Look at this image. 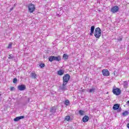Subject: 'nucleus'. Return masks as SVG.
I'll return each mask as SVG.
<instances>
[{
  "label": "nucleus",
  "instance_id": "f257e3e1",
  "mask_svg": "<svg viewBox=\"0 0 129 129\" xmlns=\"http://www.w3.org/2000/svg\"><path fill=\"white\" fill-rule=\"evenodd\" d=\"M61 60V56L60 55H58L57 56L51 55L48 57V60L49 61V62H53V61L60 62Z\"/></svg>",
  "mask_w": 129,
  "mask_h": 129
},
{
  "label": "nucleus",
  "instance_id": "f03ea898",
  "mask_svg": "<svg viewBox=\"0 0 129 129\" xmlns=\"http://www.w3.org/2000/svg\"><path fill=\"white\" fill-rule=\"evenodd\" d=\"M94 36L97 39H99L101 36V29L100 28L97 27L95 30Z\"/></svg>",
  "mask_w": 129,
  "mask_h": 129
},
{
  "label": "nucleus",
  "instance_id": "7ed1b4c3",
  "mask_svg": "<svg viewBox=\"0 0 129 129\" xmlns=\"http://www.w3.org/2000/svg\"><path fill=\"white\" fill-rule=\"evenodd\" d=\"M69 80H70V75L67 74L62 78L63 83L68 84Z\"/></svg>",
  "mask_w": 129,
  "mask_h": 129
},
{
  "label": "nucleus",
  "instance_id": "20e7f679",
  "mask_svg": "<svg viewBox=\"0 0 129 129\" xmlns=\"http://www.w3.org/2000/svg\"><path fill=\"white\" fill-rule=\"evenodd\" d=\"M113 110H116L117 112H120L121 111V107H120V104H114L113 106Z\"/></svg>",
  "mask_w": 129,
  "mask_h": 129
},
{
  "label": "nucleus",
  "instance_id": "39448f33",
  "mask_svg": "<svg viewBox=\"0 0 129 129\" xmlns=\"http://www.w3.org/2000/svg\"><path fill=\"white\" fill-rule=\"evenodd\" d=\"M112 92L115 95H119L121 93V91L119 88H113Z\"/></svg>",
  "mask_w": 129,
  "mask_h": 129
},
{
  "label": "nucleus",
  "instance_id": "423d86ee",
  "mask_svg": "<svg viewBox=\"0 0 129 129\" xmlns=\"http://www.w3.org/2000/svg\"><path fill=\"white\" fill-rule=\"evenodd\" d=\"M35 10H36V8H35V5H33L32 3H30L28 5V11H29V13H33Z\"/></svg>",
  "mask_w": 129,
  "mask_h": 129
},
{
  "label": "nucleus",
  "instance_id": "0eeeda50",
  "mask_svg": "<svg viewBox=\"0 0 129 129\" xmlns=\"http://www.w3.org/2000/svg\"><path fill=\"white\" fill-rule=\"evenodd\" d=\"M119 10V8L117 6H115L113 7L112 8H111V12L113 14L117 13V12H118Z\"/></svg>",
  "mask_w": 129,
  "mask_h": 129
},
{
  "label": "nucleus",
  "instance_id": "6e6552de",
  "mask_svg": "<svg viewBox=\"0 0 129 129\" xmlns=\"http://www.w3.org/2000/svg\"><path fill=\"white\" fill-rule=\"evenodd\" d=\"M102 73L103 76H109L110 74L109 71L107 69L103 70L102 71Z\"/></svg>",
  "mask_w": 129,
  "mask_h": 129
},
{
  "label": "nucleus",
  "instance_id": "1a4fd4ad",
  "mask_svg": "<svg viewBox=\"0 0 129 129\" xmlns=\"http://www.w3.org/2000/svg\"><path fill=\"white\" fill-rule=\"evenodd\" d=\"M26 85L24 84H22L18 86V89L20 91H24V90H26Z\"/></svg>",
  "mask_w": 129,
  "mask_h": 129
},
{
  "label": "nucleus",
  "instance_id": "9d476101",
  "mask_svg": "<svg viewBox=\"0 0 129 129\" xmlns=\"http://www.w3.org/2000/svg\"><path fill=\"white\" fill-rule=\"evenodd\" d=\"M66 85H67V84L66 83H63L62 85L59 87V89L62 91L66 90V89H67V86H66Z\"/></svg>",
  "mask_w": 129,
  "mask_h": 129
},
{
  "label": "nucleus",
  "instance_id": "9b49d317",
  "mask_svg": "<svg viewBox=\"0 0 129 129\" xmlns=\"http://www.w3.org/2000/svg\"><path fill=\"white\" fill-rule=\"evenodd\" d=\"M24 118H25V116H20L15 117L14 119V121L17 122V121H19V120H20V119H23Z\"/></svg>",
  "mask_w": 129,
  "mask_h": 129
},
{
  "label": "nucleus",
  "instance_id": "f8f14e48",
  "mask_svg": "<svg viewBox=\"0 0 129 129\" xmlns=\"http://www.w3.org/2000/svg\"><path fill=\"white\" fill-rule=\"evenodd\" d=\"M94 30H95V26L93 25L91 27L90 36H93V35L94 34Z\"/></svg>",
  "mask_w": 129,
  "mask_h": 129
},
{
  "label": "nucleus",
  "instance_id": "ddd939ff",
  "mask_svg": "<svg viewBox=\"0 0 129 129\" xmlns=\"http://www.w3.org/2000/svg\"><path fill=\"white\" fill-rule=\"evenodd\" d=\"M82 120L83 122H87V121L89 120V116L85 115L83 117Z\"/></svg>",
  "mask_w": 129,
  "mask_h": 129
},
{
  "label": "nucleus",
  "instance_id": "4468645a",
  "mask_svg": "<svg viewBox=\"0 0 129 129\" xmlns=\"http://www.w3.org/2000/svg\"><path fill=\"white\" fill-rule=\"evenodd\" d=\"M50 112L52 113V114H54L55 112H56V107H52L50 108Z\"/></svg>",
  "mask_w": 129,
  "mask_h": 129
},
{
  "label": "nucleus",
  "instance_id": "2eb2a0df",
  "mask_svg": "<svg viewBox=\"0 0 129 129\" xmlns=\"http://www.w3.org/2000/svg\"><path fill=\"white\" fill-rule=\"evenodd\" d=\"M95 90H96L95 87L92 86L91 89L88 90V92L90 93H92V92H95Z\"/></svg>",
  "mask_w": 129,
  "mask_h": 129
},
{
  "label": "nucleus",
  "instance_id": "dca6fc26",
  "mask_svg": "<svg viewBox=\"0 0 129 129\" xmlns=\"http://www.w3.org/2000/svg\"><path fill=\"white\" fill-rule=\"evenodd\" d=\"M64 74V71L62 70H59L57 71V75H59V76H62V75H63Z\"/></svg>",
  "mask_w": 129,
  "mask_h": 129
},
{
  "label": "nucleus",
  "instance_id": "f3484780",
  "mask_svg": "<svg viewBox=\"0 0 129 129\" xmlns=\"http://www.w3.org/2000/svg\"><path fill=\"white\" fill-rule=\"evenodd\" d=\"M69 56L67 55L66 53H64L62 55V58L63 60H68Z\"/></svg>",
  "mask_w": 129,
  "mask_h": 129
},
{
  "label": "nucleus",
  "instance_id": "a211bd4d",
  "mask_svg": "<svg viewBox=\"0 0 129 129\" xmlns=\"http://www.w3.org/2000/svg\"><path fill=\"white\" fill-rule=\"evenodd\" d=\"M30 76L33 79H36L37 78V75L35 73H31Z\"/></svg>",
  "mask_w": 129,
  "mask_h": 129
},
{
  "label": "nucleus",
  "instance_id": "6ab92c4d",
  "mask_svg": "<svg viewBox=\"0 0 129 129\" xmlns=\"http://www.w3.org/2000/svg\"><path fill=\"white\" fill-rule=\"evenodd\" d=\"M123 87L124 88H127L128 87V84L127 81L123 82Z\"/></svg>",
  "mask_w": 129,
  "mask_h": 129
},
{
  "label": "nucleus",
  "instance_id": "aec40b11",
  "mask_svg": "<svg viewBox=\"0 0 129 129\" xmlns=\"http://www.w3.org/2000/svg\"><path fill=\"white\" fill-rule=\"evenodd\" d=\"M64 104L67 106L69 105V104H70V101H69V100H66Z\"/></svg>",
  "mask_w": 129,
  "mask_h": 129
},
{
  "label": "nucleus",
  "instance_id": "412c9836",
  "mask_svg": "<svg viewBox=\"0 0 129 129\" xmlns=\"http://www.w3.org/2000/svg\"><path fill=\"white\" fill-rule=\"evenodd\" d=\"M123 116H126V115H128V111H125L124 112L122 113Z\"/></svg>",
  "mask_w": 129,
  "mask_h": 129
},
{
  "label": "nucleus",
  "instance_id": "4be33fe9",
  "mask_svg": "<svg viewBox=\"0 0 129 129\" xmlns=\"http://www.w3.org/2000/svg\"><path fill=\"white\" fill-rule=\"evenodd\" d=\"M79 113L80 115H84V111L82 110H80L79 111Z\"/></svg>",
  "mask_w": 129,
  "mask_h": 129
},
{
  "label": "nucleus",
  "instance_id": "5701e85b",
  "mask_svg": "<svg viewBox=\"0 0 129 129\" xmlns=\"http://www.w3.org/2000/svg\"><path fill=\"white\" fill-rule=\"evenodd\" d=\"M65 120H67V121H69L70 119V116H67L64 118Z\"/></svg>",
  "mask_w": 129,
  "mask_h": 129
},
{
  "label": "nucleus",
  "instance_id": "b1692460",
  "mask_svg": "<svg viewBox=\"0 0 129 129\" xmlns=\"http://www.w3.org/2000/svg\"><path fill=\"white\" fill-rule=\"evenodd\" d=\"M8 58H9V59H14V58H15V56H14L13 55H12V54H10V55H9Z\"/></svg>",
  "mask_w": 129,
  "mask_h": 129
},
{
  "label": "nucleus",
  "instance_id": "393cba45",
  "mask_svg": "<svg viewBox=\"0 0 129 129\" xmlns=\"http://www.w3.org/2000/svg\"><path fill=\"white\" fill-rule=\"evenodd\" d=\"M40 68H44L45 67V63H41L39 64Z\"/></svg>",
  "mask_w": 129,
  "mask_h": 129
},
{
  "label": "nucleus",
  "instance_id": "a878e982",
  "mask_svg": "<svg viewBox=\"0 0 129 129\" xmlns=\"http://www.w3.org/2000/svg\"><path fill=\"white\" fill-rule=\"evenodd\" d=\"M12 46H13V43H11L8 45V49H11L12 48Z\"/></svg>",
  "mask_w": 129,
  "mask_h": 129
},
{
  "label": "nucleus",
  "instance_id": "bb28decb",
  "mask_svg": "<svg viewBox=\"0 0 129 129\" xmlns=\"http://www.w3.org/2000/svg\"><path fill=\"white\" fill-rule=\"evenodd\" d=\"M10 90L11 91H15V90H16V88H15L14 87H11Z\"/></svg>",
  "mask_w": 129,
  "mask_h": 129
},
{
  "label": "nucleus",
  "instance_id": "cd10ccee",
  "mask_svg": "<svg viewBox=\"0 0 129 129\" xmlns=\"http://www.w3.org/2000/svg\"><path fill=\"white\" fill-rule=\"evenodd\" d=\"M17 81H18V79L17 78H15L13 79V83L16 84L17 83Z\"/></svg>",
  "mask_w": 129,
  "mask_h": 129
},
{
  "label": "nucleus",
  "instance_id": "c85d7f7f",
  "mask_svg": "<svg viewBox=\"0 0 129 129\" xmlns=\"http://www.w3.org/2000/svg\"><path fill=\"white\" fill-rule=\"evenodd\" d=\"M118 41H122V36H120L118 39Z\"/></svg>",
  "mask_w": 129,
  "mask_h": 129
},
{
  "label": "nucleus",
  "instance_id": "c756f323",
  "mask_svg": "<svg viewBox=\"0 0 129 129\" xmlns=\"http://www.w3.org/2000/svg\"><path fill=\"white\" fill-rule=\"evenodd\" d=\"M30 99H31L30 98H28V102H30Z\"/></svg>",
  "mask_w": 129,
  "mask_h": 129
},
{
  "label": "nucleus",
  "instance_id": "7c9ffc66",
  "mask_svg": "<svg viewBox=\"0 0 129 129\" xmlns=\"http://www.w3.org/2000/svg\"><path fill=\"white\" fill-rule=\"evenodd\" d=\"M127 127L129 129V123L127 124Z\"/></svg>",
  "mask_w": 129,
  "mask_h": 129
},
{
  "label": "nucleus",
  "instance_id": "2f4dec72",
  "mask_svg": "<svg viewBox=\"0 0 129 129\" xmlns=\"http://www.w3.org/2000/svg\"><path fill=\"white\" fill-rule=\"evenodd\" d=\"M62 10H63V7H61V8H60V11H62Z\"/></svg>",
  "mask_w": 129,
  "mask_h": 129
},
{
  "label": "nucleus",
  "instance_id": "473e14b6",
  "mask_svg": "<svg viewBox=\"0 0 129 129\" xmlns=\"http://www.w3.org/2000/svg\"><path fill=\"white\" fill-rule=\"evenodd\" d=\"M13 10H14V8H11L10 11H13Z\"/></svg>",
  "mask_w": 129,
  "mask_h": 129
},
{
  "label": "nucleus",
  "instance_id": "72a5a7b5",
  "mask_svg": "<svg viewBox=\"0 0 129 129\" xmlns=\"http://www.w3.org/2000/svg\"><path fill=\"white\" fill-rule=\"evenodd\" d=\"M127 104H129V100L127 101Z\"/></svg>",
  "mask_w": 129,
  "mask_h": 129
},
{
  "label": "nucleus",
  "instance_id": "f704fd0d",
  "mask_svg": "<svg viewBox=\"0 0 129 129\" xmlns=\"http://www.w3.org/2000/svg\"><path fill=\"white\" fill-rule=\"evenodd\" d=\"M2 95V92H0V96Z\"/></svg>",
  "mask_w": 129,
  "mask_h": 129
}]
</instances>
